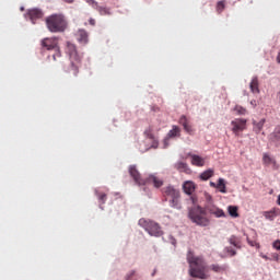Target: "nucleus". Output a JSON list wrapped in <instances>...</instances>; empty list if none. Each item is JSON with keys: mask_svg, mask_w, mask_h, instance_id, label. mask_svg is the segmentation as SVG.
<instances>
[{"mask_svg": "<svg viewBox=\"0 0 280 280\" xmlns=\"http://www.w3.org/2000/svg\"><path fill=\"white\" fill-rule=\"evenodd\" d=\"M187 261L189 264V275L194 279H209V275H207V262L202 256L194 255L191 249L187 253Z\"/></svg>", "mask_w": 280, "mask_h": 280, "instance_id": "1", "label": "nucleus"}, {"mask_svg": "<svg viewBox=\"0 0 280 280\" xmlns=\"http://www.w3.org/2000/svg\"><path fill=\"white\" fill-rule=\"evenodd\" d=\"M67 56H69L70 66L65 67L63 71L65 73H72V75L78 77V73H80V65H82V55L78 52V47L75 44L71 42L66 43V49H65Z\"/></svg>", "mask_w": 280, "mask_h": 280, "instance_id": "2", "label": "nucleus"}, {"mask_svg": "<svg viewBox=\"0 0 280 280\" xmlns=\"http://www.w3.org/2000/svg\"><path fill=\"white\" fill-rule=\"evenodd\" d=\"M45 23L48 32L51 34H62L63 32H67V27H69L67 18L61 13H54L47 16Z\"/></svg>", "mask_w": 280, "mask_h": 280, "instance_id": "3", "label": "nucleus"}, {"mask_svg": "<svg viewBox=\"0 0 280 280\" xmlns=\"http://www.w3.org/2000/svg\"><path fill=\"white\" fill-rule=\"evenodd\" d=\"M188 218L197 224V226H209L211 220L207 217V209L197 206L189 210Z\"/></svg>", "mask_w": 280, "mask_h": 280, "instance_id": "4", "label": "nucleus"}, {"mask_svg": "<svg viewBox=\"0 0 280 280\" xmlns=\"http://www.w3.org/2000/svg\"><path fill=\"white\" fill-rule=\"evenodd\" d=\"M138 224L139 226L144 229V231H147V233H149V235H151L152 237H161L163 235V230L161 229V225L152 220L142 218L138 221Z\"/></svg>", "mask_w": 280, "mask_h": 280, "instance_id": "5", "label": "nucleus"}, {"mask_svg": "<svg viewBox=\"0 0 280 280\" xmlns=\"http://www.w3.org/2000/svg\"><path fill=\"white\" fill-rule=\"evenodd\" d=\"M162 194L165 198H171V207L174 209H180V191L174 186H166L162 189Z\"/></svg>", "mask_w": 280, "mask_h": 280, "instance_id": "6", "label": "nucleus"}, {"mask_svg": "<svg viewBox=\"0 0 280 280\" xmlns=\"http://www.w3.org/2000/svg\"><path fill=\"white\" fill-rule=\"evenodd\" d=\"M40 45L44 49H47V51H54L59 47L58 37H46L42 39Z\"/></svg>", "mask_w": 280, "mask_h": 280, "instance_id": "7", "label": "nucleus"}, {"mask_svg": "<svg viewBox=\"0 0 280 280\" xmlns=\"http://www.w3.org/2000/svg\"><path fill=\"white\" fill-rule=\"evenodd\" d=\"M232 132L235 133L236 137L240 136V132L246 130V119L244 118H236L231 121Z\"/></svg>", "mask_w": 280, "mask_h": 280, "instance_id": "8", "label": "nucleus"}, {"mask_svg": "<svg viewBox=\"0 0 280 280\" xmlns=\"http://www.w3.org/2000/svg\"><path fill=\"white\" fill-rule=\"evenodd\" d=\"M129 174L133 178L135 183H137V185H145L147 182L145 179L141 178V174H139L137 166H129Z\"/></svg>", "mask_w": 280, "mask_h": 280, "instance_id": "9", "label": "nucleus"}, {"mask_svg": "<svg viewBox=\"0 0 280 280\" xmlns=\"http://www.w3.org/2000/svg\"><path fill=\"white\" fill-rule=\"evenodd\" d=\"M145 180V185H153L156 189L163 187V179L156 175H150Z\"/></svg>", "mask_w": 280, "mask_h": 280, "instance_id": "10", "label": "nucleus"}, {"mask_svg": "<svg viewBox=\"0 0 280 280\" xmlns=\"http://www.w3.org/2000/svg\"><path fill=\"white\" fill-rule=\"evenodd\" d=\"M206 211H208V213H210L211 215H214V218H226V213H224V210L215 206H208L206 208Z\"/></svg>", "mask_w": 280, "mask_h": 280, "instance_id": "11", "label": "nucleus"}, {"mask_svg": "<svg viewBox=\"0 0 280 280\" xmlns=\"http://www.w3.org/2000/svg\"><path fill=\"white\" fill-rule=\"evenodd\" d=\"M188 156H190L191 165H194L195 167H205V158L191 153H189Z\"/></svg>", "mask_w": 280, "mask_h": 280, "instance_id": "12", "label": "nucleus"}, {"mask_svg": "<svg viewBox=\"0 0 280 280\" xmlns=\"http://www.w3.org/2000/svg\"><path fill=\"white\" fill-rule=\"evenodd\" d=\"M179 124L183 126L185 132L188 135H194V127L191 126V122L188 120L187 116H182L179 118Z\"/></svg>", "mask_w": 280, "mask_h": 280, "instance_id": "13", "label": "nucleus"}, {"mask_svg": "<svg viewBox=\"0 0 280 280\" xmlns=\"http://www.w3.org/2000/svg\"><path fill=\"white\" fill-rule=\"evenodd\" d=\"M27 16L32 23H36L38 19H43V11L40 9H31L27 11Z\"/></svg>", "mask_w": 280, "mask_h": 280, "instance_id": "14", "label": "nucleus"}, {"mask_svg": "<svg viewBox=\"0 0 280 280\" xmlns=\"http://www.w3.org/2000/svg\"><path fill=\"white\" fill-rule=\"evenodd\" d=\"M78 43L80 45H88L89 44V32L85 30H79L75 34Z\"/></svg>", "mask_w": 280, "mask_h": 280, "instance_id": "15", "label": "nucleus"}, {"mask_svg": "<svg viewBox=\"0 0 280 280\" xmlns=\"http://www.w3.org/2000/svg\"><path fill=\"white\" fill-rule=\"evenodd\" d=\"M269 141L273 143L276 148H280V128H276L269 136Z\"/></svg>", "mask_w": 280, "mask_h": 280, "instance_id": "16", "label": "nucleus"}, {"mask_svg": "<svg viewBox=\"0 0 280 280\" xmlns=\"http://www.w3.org/2000/svg\"><path fill=\"white\" fill-rule=\"evenodd\" d=\"M210 270H212L213 272H217L218 275H224V272H226V270H229V266L213 264L210 266Z\"/></svg>", "mask_w": 280, "mask_h": 280, "instance_id": "17", "label": "nucleus"}, {"mask_svg": "<svg viewBox=\"0 0 280 280\" xmlns=\"http://www.w3.org/2000/svg\"><path fill=\"white\" fill-rule=\"evenodd\" d=\"M183 189L185 194H187L188 196H191V194L196 191V184L194 182H185L183 185Z\"/></svg>", "mask_w": 280, "mask_h": 280, "instance_id": "18", "label": "nucleus"}, {"mask_svg": "<svg viewBox=\"0 0 280 280\" xmlns=\"http://www.w3.org/2000/svg\"><path fill=\"white\" fill-rule=\"evenodd\" d=\"M175 167L178 172H183L184 174H191V168H189V165L184 162H177L175 164Z\"/></svg>", "mask_w": 280, "mask_h": 280, "instance_id": "19", "label": "nucleus"}, {"mask_svg": "<svg viewBox=\"0 0 280 280\" xmlns=\"http://www.w3.org/2000/svg\"><path fill=\"white\" fill-rule=\"evenodd\" d=\"M262 163L264 165H273V167H277V160L268 153L262 154Z\"/></svg>", "mask_w": 280, "mask_h": 280, "instance_id": "20", "label": "nucleus"}, {"mask_svg": "<svg viewBox=\"0 0 280 280\" xmlns=\"http://www.w3.org/2000/svg\"><path fill=\"white\" fill-rule=\"evenodd\" d=\"M277 215H279V209H277V208H273L270 211L264 212V218H266V220H270V222H272V220H275V218H277Z\"/></svg>", "mask_w": 280, "mask_h": 280, "instance_id": "21", "label": "nucleus"}, {"mask_svg": "<svg viewBox=\"0 0 280 280\" xmlns=\"http://www.w3.org/2000/svg\"><path fill=\"white\" fill-rule=\"evenodd\" d=\"M249 89L252 93H259V79L257 77H254L249 83Z\"/></svg>", "mask_w": 280, "mask_h": 280, "instance_id": "22", "label": "nucleus"}, {"mask_svg": "<svg viewBox=\"0 0 280 280\" xmlns=\"http://www.w3.org/2000/svg\"><path fill=\"white\" fill-rule=\"evenodd\" d=\"M94 10H97V12L101 14V16H110V9L106 7H100V4H96V8Z\"/></svg>", "mask_w": 280, "mask_h": 280, "instance_id": "23", "label": "nucleus"}, {"mask_svg": "<svg viewBox=\"0 0 280 280\" xmlns=\"http://www.w3.org/2000/svg\"><path fill=\"white\" fill-rule=\"evenodd\" d=\"M213 174H214L213 168H209V170L202 172V173L199 175V178H200L201 180H209V178H211V177L213 176Z\"/></svg>", "mask_w": 280, "mask_h": 280, "instance_id": "24", "label": "nucleus"}, {"mask_svg": "<svg viewBox=\"0 0 280 280\" xmlns=\"http://www.w3.org/2000/svg\"><path fill=\"white\" fill-rule=\"evenodd\" d=\"M265 124H266V119H261L258 122L254 121V132H256V135H259L261 132V130L264 129Z\"/></svg>", "mask_w": 280, "mask_h": 280, "instance_id": "25", "label": "nucleus"}, {"mask_svg": "<svg viewBox=\"0 0 280 280\" xmlns=\"http://www.w3.org/2000/svg\"><path fill=\"white\" fill-rule=\"evenodd\" d=\"M240 208H237V206H229L228 207V212L231 215V218H238L240 217V212L238 211Z\"/></svg>", "mask_w": 280, "mask_h": 280, "instance_id": "26", "label": "nucleus"}, {"mask_svg": "<svg viewBox=\"0 0 280 280\" xmlns=\"http://www.w3.org/2000/svg\"><path fill=\"white\" fill-rule=\"evenodd\" d=\"M229 242L232 246H235V248H242V242L237 238V236L235 235H232L230 238H229Z\"/></svg>", "mask_w": 280, "mask_h": 280, "instance_id": "27", "label": "nucleus"}, {"mask_svg": "<svg viewBox=\"0 0 280 280\" xmlns=\"http://www.w3.org/2000/svg\"><path fill=\"white\" fill-rule=\"evenodd\" d=\"M217 189H219V191L221 194H226V184H224V179L223 178H219V182L217 184Z\"/></svg>", "mask_w": 280, "mask_h": 280, "instance_id": "28", "label": "nucleus"}, {"mask_svg": "<svg viewBox=\"0 0 280 280\" xmlns=\"http://www.w3.org/2000/svg\"><path fill=\"white\" fill-rule=\"evenodd\" d=\"M168 137H180V128L178 126H173L172 130L168 131Z\"/></svg>", "mask_w": 280, "mask_h": 280, "instance_id": "29", "label": "nucleus"}, {"mask_svg": "<svg viewBox=\"0 0 280 280\" xmlns=\"http://www.w3.org/2000/svg\"><path fill=\"white\" fill-rule=\"evenodd\" d=\"M52 51H55V54L52 55V60L55 62H58V60L62 58V51L60 50V46L55 48Z\"/></svg>", "mask_w": 280, "mask_h": 280, "instance_id": "30", "label": "nucleus"}, {"mask_svg": "<svg viewBox=\"0 0 280 280\" xmlns=\"http://www.w3.org/2000/svg\"><path fill=\"white\" fill-rule=\"evenodd\" d=\"M226 8L225 1L221 0L217 3V12L218 14H222L224 12V9Z\"/></svg>", "mask_w": 280, "mask_h": 280, "instance_id": "31", "label": "nucleus"}, {"mask_svg": "<svg viewBox=\"0 0 280 280\" xmlns=\"http://www.w3.org/2000/svg\"><path fill=\"white\" fill-rule=\"evenodd\" d=\"M95 195L97 196L100 202H102V205L106 203V194L105 192H100V191H95Z\"/></svg>", "mask_w": 280, "mask_h": 280, "instance_id": "32", "label": "nucleus"}, {"mask_svg": "<svg viewBox=\"0 0 280 280\" xmlns=\"http://www.w3.org/2000/svg\"><path fill=\"white\" fill-rule=\"evenodd\" d=\"M234 110L238 114V115H246V108L240 106V105H236L234 107Z\"/></svg>", "mask_w": 280, "mask_h": 280, "instance_id": "33", "label": "nucleus"}, {"mask_svg": "<svg viewBox=\"0 0 280 280\" xmlns=\"http://www.w3.org/2000/svg\"><path fill=\"white\" fill-rule=\"evenodd\" d=\"M224 250L225 253H228V255H230V257H235V255H237V252H235V249H232L231 247H225Z\"/></svg>", "mask_w": 280, "mask_h": 280, "instance_id": "34", "label": "nucleus"}, {"mask_svg": "<svg viewBox=\"0 0 280 280\" xmlns=\"http://www.w3.org/2000/svg\"><path fill=\"white\" fill-rule=\"evenodd\" d=\"M85 3H89V5H92V8L95 10L97 8V1L95 0H85Z\"/></svg>", "mask_w": 280, "mask_h": 280, "instance_id": "35", "label": "nucleus"}, {"mask_svg": "<svg viewBox=\"0 0 280 280\" xmlns=\"http://www.w3.org/2000/svg\"><path fill=\"white\" fill-rule=\"evenodd\" d=\"M272 248L276 250H280V240H277L272 243Z\"/></svg>", "mask_w": 280, "mask_h": 280, "instance_id": "36", "label": "nucleus"}, {"mask_svg": "<svg viewBox=\"0 0 280 280\" xmlns=\"http://www.w3.org/2000/svg\"><path fill=\"white\" fill-rule=\"evenodd\" d=\"M135 270H132L130 273L127 275L126 280H132V277H135Z\"/></svg>", "mask_w": 280, "mask_h": 280, "instance_id": "37", "label": "nucleus"}, {"mask_svg": "<svg viewBox=\"0 0 280 280\" xmlns=\"http://www.w3.org/2000/svg\"><path fill=\"white\" fill-rule=\"evenodd\" d=\"M272 259L275 261H279V254H277V253L272 254Z\"/></svg>", "mask_w": 280, "mask_h": 280, "instance_id": "38", "label": "nucleus"}, {"mask_svg": "<svg viewBox=\"0 0 280 280\" xmlns=\"http://www.w3.org/2000/svg\"><path fill=\"white\" fill-rule=\"evenodd\" d=\"M89 23H90V25H92V26H95V19H93V18H91L90 20H89Z\"/></svg>", "mask_w": 280, "mask_h": 280, "instance_id": "39", "label": "nucleus"}, {"mask_svg": "<svg viewBox=\"0 0 280 280\" xmlns=\"http://www.w3.org/2000/svg\"><path fill=\"white\" fill-rule=\"evenodd\" d=\"M210 187H218V184L213 183V182H210Z\"/></svg>", "mask_w": 280, "mask_h": 280, "instance_id": "40", "label": "nucleus"}, {"mask_svg": "<svg viewBox=\"0 0 280 280\" xmlns=\"http://www.w3.org/2000/svg\"><path fill=\"white\" fill-rule=\"evenodd\" d=\"M65 3H73V0H63Z\"/></svg>", "mask_w": 280, "mask_h": 280, "instance_id": "41", "label": "nucleus"}, {"mask_svg": "<svg viewBox=\"0 0 280 280\" xmlns=\"http://www.w3.org/2000/svg\"><path fill=\"white\" fill-rule=\"evenodd\" d=\"M247 242L250 246H255V243H253L252 241L247 240Z\"/></svg>", "mask_w": 280, "mask_h": 280, "instance_id": "42", "label": "nucleus"}, {"mask_svg": "<svg viewBox=\"0 0 280 280\" xmlns=\"http://www.w3.org/2000/svg\"><path fill=\"white\" fill-rule=\"evenodd\" d=\"M277 205H279V207H280V194L278 196Z\"/></svg>", "mask_w": 280, "mask_h": 280, "instance_id": "43", "label": "nucleus"}, {"mask_svg": "<svg viewBox=\"0 0 280 280\" xmlns=\"http://www.w3.org/2000/svg\"><path fill=\"white\" fill-rule=\"evenodd\" d=\"M261 257H262V259H266V260L270 259V258H268V256H266V255H261Z\"/></svg>", "mask_w": 280, "mask_h": 280, "instance_id": "44", "label": "nucleus"}, {"mask_svg": "<svg viewBox=\"0 0 280 280\" xmlns=\"http://www.w3.org/2000/svg\"><path fill=\"white\" fill-rule=\"evenodd\" d=\"M154 275H156V270L153 271L152 277H154Z\"/></svg>", "mask_w": 280, "mask_h": 280, "instance_id": "45", "label": "nucleus"}]
</instances>
